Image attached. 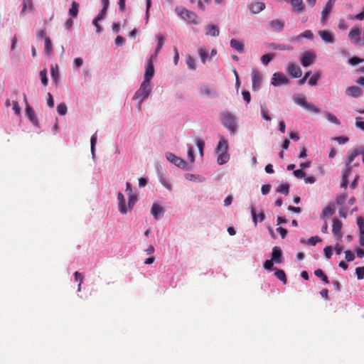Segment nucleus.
Listing matches in <instances>:
<instances>
[{
  "instance_id": "15",
  "label": "nucleus",
  "mask_w": 364,
  "mask_h": 364,
  "mask_svg": "<svg viewBox=\"0 0 364 364\" xmlns=\"http://www.w3.org/2000/svg\"><path fill=\"white\" fill-rule=\"evenodd\" d=\"M262 77L261 74L256 70L252 71V90L257 91L260 89Z\"/></svg>"
},
{
  "instance_id": "48",
  "label": "nucleus",
  "mask_w": 364,
  "mask_h": 364,
  "mask_svg": "<svg viewBox=\"0 0 364 364\" xmlns=\"http://www.w3.org/2000/svg\"><path fill=\"white\" fill-rule=\"evenodd\" d=\"M357 225L359 228V232L360 235H364V218L362 217H359L357 218Z\"/></svg>"
},
{
  "instance_id": "16",
  "label": "nucleus",
  "mask_w": 364,
  "mask_h": 364,
  "mask_svg": "<svg viewBox=\"0 0 364 364\" xmlns=\"http://www.w3.org/2000/svg\"><path fill=\"white\" fill-rule=\"evenodd\" d=\"M287 73L292 77L297 78L301 77L302 72L301 69L299 65H296L292 63H289L287 68Z\"/></svg>"
},
{
  "instance_id": "50",
  "label": "nucleus",
  "mask_w": 364,
  "mask_h": 364,
  "mask_svg": "<svg viewBox=\"0 0 364 364\" xmlns=\"http://www.w3.org/2000/svg\"><path fill=\"white\" fill-rule=\"evenodd\" d=\"M297 38H305L309 40H312L314 38V35L310 30H306L301 33Z\"/></svg>"
},
{
  "instance_id": "14",
  "label": "nucleus",
  "mask_w": 364,
  "mask_h": 364,
  "mask_svg": "<svg viewBox=\"0 0 364 364\" xmlns=\"http://www.w3.org/2000/svg\"><path fill=\"white\" fill-rule=\"evenodd\" d=\"M157 176L161 185L168 191H171L173 185L171 181L163 173L161 168H157Z\"/></svg>"
},
{
  "instance_id": "2",
  "label": "nucleus",
  "mask_w": 364,
  "mask_h": 364,
  "mask_svg": "<svg viewBox=\"0 0 364 364\" xmlns=\"http://www.w3.org/2000/svg\"><path fill=\"white\" fill-rule=\"evenodd\" d=\"M117 200H118V209L121 214H126L128 212L131 211L136 203L138 200V197L136 194L134 193H129L128 194V203L126 204L125 198L124 195L119 192L117 194Z\"/></svg>"
},
{
  "instance_id": "34",
  "label": "nucleus",
  "mask_w": 364,
  "mask_h": 364,
  "mask_svg": "<svg viewBox=\"0 0 364 364\" xmlns=\"http://www.w3.org/2000/svg\"><path fill=\"white\" fill-rule=\"evenodd\" d=\"M97 144V132H95L90 139V151L92 158L95 156V146Z\"/></svg>"
},
{
  "instance_id": "22",
  "label": "nucleus",
  "mask_w": 364,
  "mask_h": 364,
  "mask_svg": "<svg viewBox=\"0 0 364 364\" xmlns=\"http://www.w3.org/2000/svg\"><path fill=\"white\" fill-rule=\"evenodd\" d=\"M198 53L200 58V61L203 64H205L208 61H210L211 58L209 57L210 53H208V50L203 47H199L198 48Z\"/></svg>"
},
{
  "instance_id": "51",
  "label": "nucleus",
  "mask_w": 364,
  "mask_h": 364,
  "mask_svg": "<svg viewBox=\"0 0 364 364\" xmlns=\"http://www.w3.org/2000/svg\"><path fill=\"white\" fill-rule=\"evenodd\" d=\"M12 109L17 116H20L21 113V108L20 107L17 101L12 102Z\"/></svg>"
},
{
  "instance_id": "19",
  "label": "nucleus",
  "mask_w": 364,
  "mask_h": 364,
  "mask_svg": "<svg viewBox=\"0 0 364 364\" xmlns=\"http://www.w3.org/2000/svg\"><path fill=\"white\" fill-rule=\"evenodd\" d=\"M335 4V0H329L325 7L323 8L322 12H321V22L323 24H325V23L327 21L328 14L331 13V9Z\"/></svg>"
},
{
  "instance_id": "59",
  "label": "nucleus",
  "mask_w": 364,
  "mask_h": 364,
  "mask_svg": "<svg viewBox=\"0 0 364 364\" xmlns=\"http://www.w3.org/2000/svg\"><path fill=\"white\" fill-rule=\"evenodd\" d=\"M192 4L197 2V6L198 8L204 11L205 10V6L204 3L201 0H190Z\"/></svg>"
},
{
  "instance_id": "53",
  "label": "nucleus",
  "mask_w": 364,
  "mask_h": 364,
  "mask_svg": "<svg viewBox=\"0 0 364 364\" xmlns=\"http://www.w3.org/2000/svg\"><path fill=\"white\" fill-rule=\"evenodd\" d=\"M355 274L358 279L364 278V267H359L355 269Z\"/></svg>"
},
{
  "instance_id": "6",
  "label": "nucleus",
  "mask_w": 364,
  "mask_h": 364,
  "mask_svg": "<svg viewBox=\"0 0 364 364\" xmlns=\"http://www.w3.org/2000/svg\"><path fill=\"white\" fill-rule=\"evenodd\" d=\"M152 86L151 84L141 82L139 89L135 92L132 100H146L151 95Z\"/></svg>"
},
{
  "instance_id": "43",
  "label": "nucleus",
  "mask_w": 364,
  "mask_h": 364,
  "mask_svg": "<svg viewBox=\"0 0 364 364\" xmlns=\"http://www.w3.org/2000/svg\"><path fill=\"white\" fill-rule=\"evenodd\" d=\"M41 80L43 86H47L48 83V80L47 77V70L45 68L41 70L39 73Z\"/></svg>"
},
{
  "instance_id": "21",
  "label": "nucleus",
  "mask_w": 364,
  "mask_h": 364,
  "mask_svg": "<svg viewBox=\"0 0 364 364\" xmlns=\"http://www.w3.org/2000/svg\"><path fill=\"white\" fill-rule=\"evenodd\" d=\"M341 228H342V223L336 218L333 219L332 231H333L334 236L338 240H340L342 237Z\"/></svg>"
},
{
  "instance_id": "49",
  "label": "nucleus",
  "mask_w": 364,
  "mask_h": 364,
  "mask_svg": "<svg viewBox=\"0 0 364 364\" xmlns=\"http://www.w3.org/2000/svg\"><path fill=\"white\" fill-rule=\"evenodd\" d=\"M188 146V157L191 163L195 161L194 156V149L193 147L191 145H187Z\"/></svg>"
},
{
  "instance_id": "39",
  "label": "nucleus",
  "mask_w": 364,
  "mask_h": 364,
  "mask_svg": "<svg viewBox=\"0 0 364 364\" xmlns=\"http://www.w3.org/2000/svg\"><path fill=\"white\" fill-rule=\"evenodd\" d=\"M334 212H335V210H334L333 205H328L327 207H326L323 210L322 215H323V218H328V217L332 215L334 213Z\"/></svg>"
},
{
  "instance_id": "63",
  "label": "nucleus",
  "mask_w": 364,
  "mask_h": 364,
  "mask_svg": "<svg viewBox=\"0 0 364 364\" xmlns=\"http://www.w3.org/2000/svg\"><path fill=\"white\" fill-rule=\"evenodd\" d=\"M107 10V9L102 8V9L100 11V13L97 14V16L95 18H96L98 21L102 20L106 15Z\"/></svg>"
},
{
  "instance_id": "29",
  "label": "nucleus",
  "mask_w": 364,
  "mask_h": 364,
  "mask_svg": "<svg viewBox=\"0 0 364 364\" xmlns=\"http://www.w3.org/2000/svg\"><path fill=\"white\" fill-rule=\"evenodd\" d=\"M230 47L235 50H237L240 53H242L244 52V45L243 43L236 39H231L230 42Z\"/></svg>"
},
{
  "instance_id": "11",
  "label": "nucleus",
  "mask_w": 364,
  "mask_h": 364,
  "mask_svg": "<svg viewBox=\"0 0 364 364\" xmlns=\"http://www.w3.org/2000/svg\"><path fill=\"white\" fill-rule=\"evenodd\" d=\"M266 8L265 3L262 1H252L247 4V9L253 15L258 14Z\"/></svg>"
},
{
  "instance_id": "23",
  "label": "nucleus",
  "mask_w": 364,
  "mask_h": 364,
  "mask_svg": "<svg viewBox=\"0 0 364 364\" xmlns=\"http://www.w3.org/2000/svg\"><path fill=\"white\" fill-rule=\"evenodd\" d=\"M363 153V147H358L353 151H350L348 153V159L347 161L346 162V165H350V164L354 161L355 157Z\"/></svg>"
},
{
  "instance_id": "45",
  "label": "nucleus",
  "mask_w": 364,
  "mask_h": 364,
  "mask_svg": "<svg viewBox=\"0 0 364 364\" xmlns=\"http://www.w3.org/2000/svg\"><path fill=\"white\" fill-rule=\"evenodd\" d=\"M289 186L287 183H283L277 188V191L284 195H287L289 193Z\"/></svg>"
},
{
  "instance_id": "56",
  "label": "nucleus",
  "mask_w": 364,
  "mask_h": 364,
  "mask_svg": "<svg viewBox=\"0 0 364 364\" xmlns=\"http://www.w3.org/2000/svg\"><path fill=\"white\" fill-rule=\"evenodd\" d=\"M83 64V60L82 58H76L73 60V67L76 68H80Z\"/></svg>"
},
{
  "instance_id": "28",
  "label": "nucleus",
  "mask_w": 364,
  "mask_h": 364,
  "mask_svg": "<svg viewBox=\"0 0 364 364\" xmlns=\"http://www.w3.org/2000/svg\"><path fill=\"white\" fill-rule=\"evenodd\" d=\"M206 32L205 34L207 36H210L213 37H217L220 34V30L218 26L208 24L205 28Z\"/></svg>"
},
{
  "instance_id": "42",
  "label": "nucleus",
  "mask_w": 364,
  "mask_h": 364,
  "mask_svg": "<svg viewBox=\"0 0 364 364\" xmlns=\"http://www.w3.org/2000/svg\"><path fill=\"white\" fill-rule=\"evenodd\" d=\"M274 275L278 278L280 281H282L284 284L287 283V277L284 272L282 269H277L274 273Z\"/></svg>"
},
{
  "instance_id": "60",
  "label": "nucleus",
  "mask_w": 364,
  "mask_h": 364,
  "mask_svg": "<svg viewBox=\"0 0 364 364\" xmlns=\"http://www.w3.org/2000/svg\"><path fill=\"white\" fill-rule=\"evenodd\" d=\"M325 256L327 259H330L332 256V247L331 246H326L323 249Z\"/></svg>"
},
{
  "instance_id": "40",
  "label": "nucleus",
  "mask_w": 364,
  "mask_h": 364,
  "mask_svg": "<svg viewBox=\"0 0 364 364\" xmlns=\"http://www.w3.org/2000/svg\"><path fill=\"white\" fill-rule=\"evenodd\" d=\"M274 58V53H268L261 57V61L263 65H267Z\"/></svg>"
},
{
  "instance_id": "7",
  "label": "nucleus",
  "mask_w": 364,
  "mask_h": 364,
  "mask_svg": "<svg viewBox=\"0 0 364 364\" xmlns=\"http://www.w3.org/2000/svg\"><path fill=\"white\" fill-rule=\"evenodd\" d=\"M166 158L170 163L181 169L187 168L188 164L185 160L171 152L166 153Z\"/></svg>"
},
{
  "instance_id": "3",
  "label": "nucleus",
  "mask_w": 364,
  "mask_h": 364,
  "mask_svg": "<svg viewBox=\"0 0 364 364\" xmlns=\"http://www.w3.org/2000/svg\"><path fill=\"white\" fill-rule=\"evenodd\" d=\"M175 13L182 20L187 21L190 24L198 25L200 23V18L198 15L183 6H177L175 9Z\"/></svg>"
},
{
  "instance_id": "18",
  "label": "nucleus",
  "mask_w": 364,
  "mask_h": 364,
  "mask_svg": "<svg viewBox=\"0 0 364 364\" xmlns=\"http://www.w3.org/2000/svg\"><path fill=\"white\" fill-rule=\"evenodd\" d=\"M318 33L325 43L331 44L335 43L334 35L332 32L327 30H321Z\"/></svg>"
},
{
  "instance_id": "61",
  "label": "nucleus",
  "mask_w": 364,
  "mask_h": 364,
  "mask_svg": "<svg viewBox=\"0 0 364 364\" xmlns=\"http://www.w3.org/2000/svg\"><path fill=\"white\" fill-rule=\"evenodd\" d=\"M294 175L297 178H304L305 177V173L301 169L294 171Z\"/></svg>"
},
{
  "instance_id": "5",
  "label": "nucleus",
  "mask_w": 364,
  "mask_h": 364,
  "mask_svg": "<svg viewBox=\"0 0 364 364\" xmlns=\"http://www.w3.org/2000/svg\"><path fill=\"white\" fill-rule=\"evenodd\" d=\"M293 100L295 104L301 106L307 111L311 112L314 114H318L320 109L312 104L307 102L306 97L297 94L293 96Z\"/></svg>"
},
{
  "instance_id": "26",
  "label": "nucleus",
  "mask_w": 364,
  "mask_h": 364,
  "mask_svg": "<svg viewBox=\"0 0 364 364\" xmlns=\"http://www.w3.org/2000/svg\"><path fill=\"white\" fill-rule=\"evenodd\" d=\"M251 214L252 216V221L256 226L257 225L258 220L262 222L265 219V215L263 213H259L258 214L256 213L255 208L254 205H252L250 208Z\"/></svg>"
},
{
  "instance_id": "55",
  "label": "nucleus",
  "mask_w": 364,
  "mask_h": 364,
  "mask_svg": "<svg viewBox=\"0 0 364 364\" xmlns=\"http://www.w3.org/2000/svg\"><path fill=\"white\" fill-rule=\"evenodd\" d=\"M320 242H321V239L318 236L311 237L308 240V243L314 246Z\"/></svg>"
},
{
  "instance_id": "33",
  "label": "nucleus",
  "mask_w": 364,
  "mask_h": 364,
  "mask_svg": "<svg viewBox=\"0 0 364 364\" xmlns=\"http://www.w3.org/2000/svg\"><path fill=\"white\" fill-rule=\"evenodd\" d=\"M79 4L76 1H73L70 8L69 9V14L71 17H76L78 14Z\"/></svg>"
},
{
  "instance_id": "17",
  "label": "nucleus",
  "mask_w": 364,
  "mask_h": 364,
  "mask_svg": "<svg viewBox=\"0 0 364 364\" xmlns=\"http://www.w3.org/2000/svg\"><path fill=\"white\" fill-rule=\"evenodd\" d=\"M164 212V209L159 203H153L151 209V214L153 215L155 220H160L163 217Z\"/></svg>"
},
{
  "instance_id": "8",
  "label": "nucleus",
  "mask_w": 364,
  "mask_h": 364,
  "mask_svg": "<svg viewBox=\"0 0 364 364\" xmlns=\"http://www.w3.org/2000/svg\"><path fill=\"white\" fill-rule=\"evenodd\" d=\"M199 94L201 96L210 98L215 99L218 97L219 95L217 90L212 86L210 85H203L199 89Z\"/></svg>"
},
{
  "instance_id": "24",
  "label": "nucleus",
  "mask_w": 364,
  "mask_h": 364,
  "mask_svg": "<svg viewBox=\"0 0 364 364\" xmlns=\"http://www.w3.org/2000/svg\"><path fill=\"white\" fill-rule=\"evenodd\" d=\"M346 94L353 97H358L362 94V90L357 86H350L346 90Z\"/></svg>"
},
{
  "instance_id": "64",
  "label": "nucleus",
  "mask_w": 364,
  "mask_h": 364,
  "mask_svg": "<svg viewBox=\"0 0 364 364\" xmlns=\"http://www.w3.org/2000/svg\"><path fill=\"white\" fill-rule=\"evenodd\" d=\"M271 186L269 184L263 185L261 188V192L263 195H267L269 193Z\"/></svg>"
},
{
  "instance_id": "1",
  "label": "nucleus",
  "mask_w": 364,
  "mask_h": 364,
  "mask_svg": "<svg viewBox=\"0 0 364 364\" xmlns=\"http://www.w3.org/2000/svg\"><path fill=\"white\" fill-rule=\"evenodd\" d=\"M229 143L228 139L224 136H220L218 143L215 147V152L217 154V163L221 166L227 164L230 159V155L228 153Z\"/></svg>"
},
{
  "instance_id": "12",
  "label": "nucleus",
  "mask_w": 364,
  "mask_h": 364,
  "mask_svg": "<svg viewBox=\"0 0 364 364\" xmlns=\"http://www.w3.org/2000/svg\"><path fill=\"white\" fill-rule=\"evenodd\" d=\"M300 58H301V65L304 67H307L314 63V61L316 58V54L314 53V51L308 50V51L304 52L301 55Z\"/></svg>"
},
{
  "instance_id": "27",
  "label": "nucleus",
  "mask_w": 364,
  "mask_h": 364,
  "mask_svg": "<svg viewBox=\"0 0 364 364\" xmlns=\"http://www.w3.org/2000/svg\"><path fill=\"white\" fill-rule=\"evenodd\" d=\"M269 26L272 30L281 31L284 27V21L279 19H274L270 21Z\"/></svg>"
},
{
  "instance_id": "4",
  "label": "nucleus",
  "mask_w": 364,
  "mask_h": 364,
  "mask_svg": "<svg viewBox=\"0 0 364 364\" xmlns=\"http://www.w3.org/2000/svg\"><path fill=\"white\" fill-rule=\"evenodd\" d=\"M222 124L230 132L231 135L235 134L238 129L237 117L228 111L221 114Z\"/></svg>"
},
{
  "instance_id": "20",
  "label": "nucleus",
  "mask_w": 364,
  "mask_h": 364,
  "mask_svg": "<svg viewBox=\"0 0 364 364\" xmlns=\"http://www.w3.org/2000/svg\"><path fill=\"white\" fill-rule=\"evenodd\" d=\"M33 9L32 0H22V9L20 12V16H25L28 12H32Z\"/></svg>"
},
{
  "instance_id": "37",
  "label": "nucleus",
  "mask_w": 364,
  "mask_h": 364,
  "mask_svg": "<svg viewBox=\"0 0 364 364\" xmlns=\"http://www.w3.org/2000/svg\"><path fill=\"white\" fill-rule=\"evenodd\" d=\"M324 115L328 121L335 124H339L340 121L338 119L336 115L331 114V112H324Z\"/></svg>"
},
{
  "instance_id": "31",
  "label": "nucleus",
  "mask_w": 364,
  "mask_h": 364,
  "mask_svg": "<svg viewBox=\"0 0 364 364\" xmlns=\"http://www.w3.org/2000/svg\"><path fill=\"white\" fill-rule=\"evenodd\" d=\"M50 75L53 81L57 84L59 81L60 75H59V68L57 64L52 65L50 67Z\"/></svg>"
},
{
  "instance_id": "47",
  "label": "nucleus",
  "mask_w": 364,
  "mask_h": 364,
  "mask_svg": "<svg viewBox=\"0 0 364 364\" xmlns=\"http://www.w3.org/2000/svg\"><path fill=\"white\" fill-rule=\"evenodd\" d=\"M314 274L321 278L325 283H328L327 277L323 274V271L320 269L315 270Z\"/></svg>"
},
{
  "instance_id": "13",
  "label": "nucleus",
  "mask_w": 364,
  "mask_h": 364,
  "mask_svg": "<svg viewBox=\"0 0 364 364\" xmlns=\"http://www.w3.org/2000/svg\"><path fill=\"white\" fill-rule=\"evenodd\" d=\"M154 75V68L152 60L150 59L147 62L145 73L144 75V80L142 81V82L151 84V80L153 78Z\"/></svg>"
},
{
  "instance_id": "32",
  "label": "nucleus",
  "mask_w": 364,
  "mask_h": 364,
  "mask_svg": "<svg viewBox=\"0 0 364 364\" xmlns=\"http://www.w3.org/2000/svg\"><path fill=\"white\" fill-rule=\"evenodd\" d=\"M185 178L188 181H194L197 183H201L205 181V178L200 176L193 173H186L185 174Z\"/></svg>"
},
{
  "instance_id": "57",
  "label": "nucleus",
  "mask_w": 364,
  "mask_h": 364,
  "mask_svg": "<svg viewBox=\"0 0 364 364\" xmlns=\"http://www.w3.org/2000/svg\"><path fill=\"white\" fill-rule=\"evenodd\" d=\"M345 255H346V259L348 261V262H352L355 259V255L354 254L350 251V250H346L345 252Z\"/></svg>"
},
{
  "instance_id": "35",
  "label": "nucleus",
  "mask_w": 364,
  "mask_h": 364,
  "mask_svg": "<svg viewBox=\"0 0 364 364\" xmlns=\"http://www.w3.org/2000/svg\"><path fill=\"white\" fill-rule=\"evenodd\" d=\"M186 63L188 66V68L190 70H194L196 69V60L195 59L191 56L190 55H187L186 58Z\"/></svg>"
},
{
  "instance_id": "30",
  "label": "nucleus",
  "mask_w": 364,
  "mask_h": 364,
  "mask_svg": "<svg viewBox=\"0 0 364 364\" xmlns=\"http://www.w3.org/2000/svg\"><path fill=\"white\" fill-rule=\"evenodd\" d=\"M282 250L279 247H274L272 249V260L275 262L276 263L282 262Z\"/></svg>"
},
{
  "instance_id": "25",
  "label": "nucleus",
  "mask_w": 364,
  "mask_h": 364,
  "mask_svg": "<svg viewBox=\"0 0 364 364\" xmlns=\"http://www.w3.org/2000/svg\"><path fill=\"white\" fill-rule=\"evenodd\" d=\"M289 3L291 4L295 12L300 14L304 11V4L303 0H289Z\"/></svg>"
},
{
  "instance_id": "10",
  "label": "nucleus",
  "mask_w": 364,
  "mask_h": 364,
  "mask_svg": "<svg viewBox=\"0 0 364 364\" xmlns=\"http://www.w3.org/2000/svg\"><path fill=\"white\" fill-rule=\"evenodd\" d=\"M23 100L26 104V115L28 118V119L31 121V122L38 127V120L37 119V117L36 115V113L33 110V109L28 105L26 96L23 95Z\"/></svg>"
},
{
  "instance_id": "36",
  "label": "nucleus",
  "mask_w": 364,
  "mask_h": 364,
  "mask_svg": "<svg viewBox=\"0 0 364 364\" xmlns=\"http://www.w3.org/2000/svg\"><path fill=\"white\" fill-rule=\"evenodd\" d=\"M260 109L262 117L267 121H270L272 118L269 115L268 110L264 103L260 105Z\"/></svg>"
},
{
  "instance_id": "41",
  "label": "nucleus",
  "mask_w": 364,
  "mask_h": 364,
  "mask_svg": "<svg viewBox=\"0 0 364 364\" xmlns=\"http://www.w3.org/2000/svg\"><path fill=\"white\" fill-rule=\"evenodd\" d=\"M156 38H157V41H158V44H157V46H156V50H155V55H156L161 50L163 45H164V43L165 41V38L164 36H156Z\"/></svg>"
},
{
  "instance_id": "58",
  "label": "nucleus",
  "mask_w": 364,
  "mask_h": 364,
  "mask_svg": "<svg viewBox=\"0 0 364 364\" xmlns=\"http://www.w3.org/2000/svg\"><path fill=\"white\" fill-rule=\"evenodd\" d=\"M346 170L343 172L342 178H348L352 172V166L350 165L346 164Z\"/></svg>"
},
{
  "instance_id": "44",
  "label": "nucleus",
  "mask_w": 364,
  "mask_h": 364,
  "mask_svg": "<svg viewBox=\"0 0 364 364\" xmlns=\"http://www.w3.org/2000/svg\"><path fill=\"white\" fill-rule=\"evenodd\" d=\"M57 112L60 115L64 116L68 112L67 106L65 103H60L57 106Z\"/></svg>"
},
{
  "instance_id": "9",
  "label": "nucleus",
  "mask_w": 364,
  "mask_h": 364,
  "mask_svg": "<svg viewBox=\"0 0 364 364\" xmlns=\"http://www.w3.org/2000/svg\"><path fill=\"white\" fill-rule=\"evenodd\" d=\"M289 82V79L282 73H275L273 74L271 84L275 87L282 85H287Z\"/></svg>"
},
{
  "instance_id": "46",
  "label": "nucleus",
  "mask_w": 364,
  "mask_h": 364,
  "mask_svg": "<svg viewBox=\"0 0 364 364\" xmlns=\"http://www.w3.org/2000/svg\"><path fill=\"white\" fill-rule=\"evenodd\" d=\"M196 146L198 149L200 156H203V149L205 147V142L201 139H196Z\"/></svg>"
},
{
  "instance_id": "38",
  "label": "nucleus",
  "mask_w": 364,
  "mask_h": 364,
  "mask_svg": "<svg viewBox=\"0 0 364 364\" xmlns=\"http://www.w3.org/2000/svg\"><path fill=\"white\" fill-rule=\"evenodd\" d=\"M44 50L47 55H50L53 53L52 43L48 37H45Z\"/></svg>"
},
{
  "instance_id": "52",
  "label": "nucleus",
  "mask_w": 364,
  "mask_h": 364,
  "mask_svg": "<svg viewBox=\"0 0 364 364\" xmlns=\"http://www.w3.org/2000/svg\"><path fill=\"white\" fill-rule=\"evenodd\" d=\"M273 49H279L282 50H289L291 49V47L287 44H282V45H275L273 44L272 46Z\"/></svg>"
},
{
  "instance_id": "62",
  "label": "nucleus",
  "mask_w": 364,
  "mask_h": 364,
  "mask_svg": "<svg viewBox=\"0 0 364 364\" xmlns=\"http://www.w3.org/2000/svg\"><path fill=\"white\" fill-rule=\"evenodd\" d=\"M333 140L338 141L340 144H344L348 141L349 139L346 136H337L333 138Z\"/></svg>"
},
{
  "instance_id": "54",
  "label": "nucleus",
  "mask_w": 364,
  "mask_h": 364,
  "mask_svg": "<svg viewBox=\"0 0 364 364\" xmlns=\"http://www.w3.org/2000/svg\"><path fill=\"white\" fill-rule=\"evenodd\" d=\"M320 77V75L319 73H315L309 80V84L311 85V86H314L316 85L317 83V81L318 80Z\"/></svg>"
}]
</instances>
